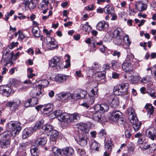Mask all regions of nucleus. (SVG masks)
Masks as SVG:
<instances>
[{"instance_id":"1","label":"nucleus","mask_w":156,"mask_h":156,"mask_svg":"<svg viewBox=\"0 0 156 156\" xmlns=\"http://www.w3.org/2000/svg\"><path fill=\"white\" fill-rule=\"evenodd\" d=\"M20 123L18 121H11L8 124L7 127L10 130L4 131L1 134L2 138L9 139L11 140V137H14L18 135L22 129Z\"/></svg>"},{"instance_id":"2","label":"nucleus","mask_w":156,"mask_h":156,"mask_svg":"<svg viewBox=\"0 0 156 156\" xmlns=\"http://www.w3.org/2000/svg\"><path fill=\"white\" fill-rule=\"evenodd\" d=\"M78 132L80 134L78 138L76 139L77 143L81 146H86L87 143V134L89 130L85 124L80 123L78 125Z\"/></svg>"},{"instance_id":"3","label":"nucleus","mask_w":156,"mask_h":156,"mask_svg":"<svg viewBox=\"0 0 156 156\" xmlns=\"http://www.w3.org/2000/svg\"><path fill=\"white\" fill-rule=\"evenodd\" d=\"M129 113L130 115L131 116V122L132 124L133 127L135 131H138L142 125L141 122L139 121L135 115L134 110L132 108L129 109Z\"/></svg>"},{"instance_id":"4","label":"nucleus","mask_w":156,"mask_h":156,"mask_svg":"<svg viewBox=\"0 0 156 156\" xmlns=\"http://www.w3.org/2000/svg\"><path fill=\"white\" fill-rule=\"evenodd\" d=\"M62 62L60 61L59 57L55 56L49 62V66L51 68H54L58 71L59 70L62 68Z\"/></svg>"},{"instance_id":"5","label":"nucleus","mask_w":156,"mask_h":156,"mask_svg":"<svg viewBox=\"0 0 156 156\" xmlns=\"http://www.w3.org/2000/svg\"><path fill=\"white\" fill-rule=\"evenodd\" d=\"M91 94H89L87 98L85 99V101L89 103L90 105H92L94 103L95 98L97 97L98 89L96 87L91 90Z\"/></svg>"},{"instance_id":"6","label":"nucleus","mask_w":156,"mask_h":156,"mask_svg":"<svg viewBox=\"0 0 156 156\" xmlns=\"http://www.w3.org/2000/svg\"><path fill=\"white\" fill-rule=\"evenodd\" d=\"M139 148L143 153L146 154H148L151 153L156 149V144L153 143L151 144L140 146Z\"/></svg>"},{"instance_id":"7","label":"nucleus","mask_w":156,"mask_h":156,"mask_svg":"<svg viewBox=\"0 0 156 156\" xmlns=\"http://www.w3.org/2000/svg\"><path fill=\"white\" fill-rule=\"evenodd\" d=\"M21 101L20 99L14 100L12 101L7 102L5 104L6 107L9 108L12 111H15L20 104Z\"/></svg>"},{"instance_id":"8","label":"nucleus","mask_w":156,"mask_h":156,"mask_svg":"<svg viewBox=\"0 0 156 156\" xmlns=\"http://www.w3.org/2000/svg\"><path fill=\"white\" fill-rule=\"evenodd\" d=\"M41 81L42 82L41 84H38L36 86V95L37 96H42L41 90L42 88H44L46 87L49 84V82L47 80H42Z\"/></svg>"},{"instance_id":"9","label":"nucleus","mask_w":156,"mask_h":156,"mask_svg":"<svg viewBox=\"0 0 156 156\" xmlns=\"http://www.w3.org/2000/svg\"><path fill=\"white\" fill-rule=\"evenodd\" d=\"M110 119L111 120L116 122L122 116V113L118 110H114L110 113Z\"/></svg>"},{"instance_id":"10","label":"nucleus","mask_w":156,"mask_h":156,"mask_svg":"<svg viewBox=\"0 0 156 156\" xmlns=\"http://www.w3.org/2000/svg\"><path fill=\"white\" fill-rule=\"evenodd\" d=\"M129 86V84L127 83H123L120 85V94H118V95L122 96L126 95L127 97H128L129 96L128 91Z\"/></svg>"},{"instance_id":"11","label":"nucleus","mask_w":156,"mask_h":156,"mask_svg":"<svg viewBox=\"0 0 156 156\" xmlns=\"http://www.w3.org/2000/svg\"><path fill=\"white\" fill-rule=\"evenodd\" d=\"M28 146V143L27 142L21 143L19 144L18 154H21L23 155H27L26 151Z\"/></svg>"},{"instance_id":"12","label":"nucleus","mask_w":156,"mask_h":156,"mask_svg":"<svg viewBox=\"0 0 156 156\" xmlns=\"http://www.w3.org/2000/svg\"><path fill=\"white\" fill-rule=\"evenodd\" d=\"M101 66L99 64L94 63L91 68L90 67L86 68V70L88 73L92 74L93 73L96 74L100 70Z\"/></svg>"},{"instance_id":"13","label":"nucleus","mask_w":156,"mask_h":156,"mask_svg":"<svg viewBox=\"0 0 156 156\" xmlns=\"http://www.w3.org/2000/svg\"><path fill=\"white\" fill-rule=\"evenodd\" d=\"M108 24L105 21H101L98 23L96 27L97 29L99 30L107 31L108 30Z\"/></svg>"},{"instance_id":"14","label":"nucleus","mask_w":156,"mask_h":156,"mask_svg":"<svg viewBox=\"0 0 156 156\" xmlns=\"http://www.w3.org/2000/svg\"><path fill=\"white\" fill-rule=\"evenodd\" d=\"M74 153V150L71 147H66L62 149V155L72 156Z\"/></svg>"},{"instance_id":"15","label":"nucleus","mask_w":156,"mask_h":156,"mask_svg":"<svg viewBox=\"0 0 156 156\" xmlns=\"http://www.w3.org/2000/svg\"><path fill=\"white\" fill-rule=\"evenodd\" d=\"M109 108V106L105 104L96 105L94 107V109L96 111H100L105 112L108 111Z\"/></svg>"},{"instance_id":"16","label":"nucleus","mask_w":156,"mask_h":156,"mask_svg":"<svg viewBox=\"0 0 156 156\" xmlns=\"http://www.w3.org/2000/svg\"><path fill=\"white\" fill-rule=\"evenodd\" d=\"M38 100L36 97H33L32 99H29L24 102V105L25 107H28L31 106L32 104L34 105H36L38 104Z\"/></svg>"},{"instance_id":"17","label":"nucleus","mask_w":156,"mask_h":156,"mask_svg":"<svg viewBox=\"0 0 156 156\" xmlns=\"http://www.w3.org/2000/svg\"><path fill=\"white\" fill-rule=\"evenodd\" d=\"M69 77V76L64 75L63 74H58L55 77V80L58 83H63L66 81V80Z\"/></svg>"},{"instance_id":"18","label":"nucleus","mask_w":156,"mask_h":156,"mask_svg":"<svg viewBox=\"0 0 156 156\" xmlns=\"http://www.w3.org/2000/svg\"><path fill=\"white\" fill-rule=\"evenodd\" d=\"M58 97H59L58 98L60 100H63L69 99L72 97V95L69 92H62L58 95Z\"/></svg>"},{"instance_id":"19","label":"nucleus","mask_w":156,"mask_h":156,"mask_svg":"<svg viewBox=\"0 0 156 156\" xmlns=\"http://www.w3.org/2000/svg\"><path fill=\"white\" fill-rule=\"evenodd\" d=\"M80 119V116L78 114L74 113L71 115L68 119V124L71 122H76Z\"/></svg>"},{"instance_id":"20","label":"nucleus","mask_w":156,"mask_h":156,"mask_svg":"<svg viewBox=\"0 0 156 156\" xmlns=\"http://www.w3.org/2000/svg\"><path fill=\"white\" fill-rule=\"evenodd\" d=\"M47 140L45 137H39L35 141L36 145L37 146H43L46 143Z\"/></svg>"},{"instance_id":"21","label":"nucleus","mask_w":156,"mask_h":156,"mask_svg":"<svg viewBox=\"0 0 156 156\" xmlns=\"http://www.w3.org/2000/svg\"><path fill=\"white\" fill-rule=\"evenodd\" d=\"M122 67V69L126 72H129L133 69V66L130 62H124Z\"/></svg>"},{"instance_id":"22","label":"nucleus","mask_w":156,"mask_h":156,"mask_svg":"<svg viewBox=\"0 0 156 156\" xmlns=\"http://www.w3.org/2000/svg\"><path fill=\"white\" fill-rule=\"evenodd\" d=\"M93 119L97 122H100L103 120L102 114L99 111H96V112L93 115Z\"/></svg>"},{"instance_id":"23","label":"nucleus","mask_w":156,"mask_h":156,"mask_svg":"<svg viewBox=\"0 0 156 156\" xmlns=\"http://www.w3.org/2000/svg\"><path fill=\"white\" fill-rule=\"evenodd\" d=\"M146 136L152 140H154L156 139V133L154 130H147L146 133Z\"/></svg>"},{"instance_id":"24","label":"nucleus","mask_w":156,"mask_h":156,"mask_svg":"<svg viewBox=\"0 0 156 156\" xmlns=\"http://www.w3.org/2000/svg\"><path fill=\"white\" fill-rule=\"evenodd\" d=\"M105 150L108 152L111 151L112 144V143L111 139L110 138L108 139H105Z\"/></svg>"},{"instance_id":"25","label":"nucleus","mask_w":156,"mask_h":156,"mask_svg":"<svg viewBox=\"0 0 156 156\" xmlns=\"http://www.w3.org/2000/svg\"><path fill=\"white\" fill-rule=\"evenodd\" d=\"M48 38L51 39L49 41H47V44L48 49L50 50H52L58 48V46L57 45L54 46H55V44L54 42V39L52 38L51 37H49Z\"/></svg>"},{"instance_id":"26","label":"nucleus","mask_w":156,"mask_h":156,"mask_svg":"<svg viewBox=\"0 0 156 156\" xmlns=\"http://www.w3.org/2000/svg\"><path fill=\"white\" fill-rule=\"evenodd\" d=\"M11 140L9 139H3L0 142L1 147L2 148H5L9 147L10 144Z\"/></svg>"},{"instance_id":"27","label":"nucleus","mask_w":156,"mask_h":156,"mask_svg":"<svg viewBox=\"0 0 156 156\" xmlns=\"http://www.w3.org/2000/svg\"><path fill=\"white\" fill-rule=\"evenodd\" d=\"M3 88L2 90V93L3 95L6 97H8L12 91V89L10 87L6 85H5L3 87Z\"/></svg>"},{"instance_id":"28","label":"nucleus","mask_w":156,"mask_h":156,"mask_svg":"<svg viewBox=\"0 0 156 156\" xmlns=\"http://www.w3.org/2000/svg\"><path fill=\"white\" fill-rule=\"evenodd\" d=\"M109 104L112 107L114 108H118L119 104V98L117 97H115Z\"/></svg>"},{"instance_id":"29","label":"nucleus","mask_w":156,"mask_h":156,"mask_svg":"<svg viewBox=\"0 0 156 156\" xmlns=\"http://www.w3.org/2000/svg\"><path fill=\"white\" fill-rule=\"evenodd\" d=\"M58 131L55 130H52L50 136V140L53 141L55 142L58 138Z\"/></svg>"},{"instance_id":"30","label":"nucleus","mask_w":156,"mask_h":156,"mask_svg":"<svg viewBox=\"0 0 156 156\" xmlns=\"http://www.w3.org/2000/svg\"><path fill=\"white\" fill-rule=\"evenodd\" d=\"M39 28L37 26L34 27L32 29V32L34 36L36 37L40 36L41 31H39Z\"/></svg>"},{"instance_id":"31","label":"nucleus","mask_w":156,"mask_h":156,"mask_svg":"<svg viewBox=\"0 0 156 156\" xmlns=\"http://www.w3.org/2000/svg\"><path fill=\"white\" fill-rule=\"evenodd\" d=\"M100 146V145L99 143L95 141H94L91 143L90 148L92 150L98 151Z\"/></svg>"},{"instance_id":"32","label":"nucleus","mask_w":156,"mask_h":156,"mask_svg":"<svg viewBox=\"0 0 156 156\" xmlns=\"http://www.w3.org/2000/svg\"><path fill=\"white\" fill-rule=\"evenodd\" d=\"M51 151L54 154L53 156H59V155H62V149H60L56 147H52Z\"/></svg>"},{"instance_id":"33","label":"nucleus","mask_w":156,"mask_h":156,"mask_svg":"<svg viewBox=\"0 0 156 156\" xmlns=\"http://www.w3.org/2000/svg\"><path fill=\"white\" fill-rule=\"evenodd\" d=\"M41 128L47 133L51 132L54 130L52 126L50 124L45 125L42 126Z\"/></svg>"},{"instance_id":"34","label":"nucleus","mask_w":156,"mask_h":156,"mask_svg":"<svg viewBox=\"0 0 156 156\" xmlns=\"http://www.w3.org/2000/svg\"><path fill=\"white\" fill-rule=\"evenodd\" d=\"M145 108L147 109V113H150V115L153 114L154 112V108L151 104H147L145 106Z\"/></svg>"},{"instance_id":"35","label":"nucleus","mask_w":156,"mask_h":156,"mask_svg":"<svg viewBox=\"0 0 156 156\" xmlns=\"http://www.w3.org/2000/svg\"><path fill=\"white\" fill-rule=\"evenodd\" d=\"M104 12L106 14H109L110 15V17H112L111 19L112 20H115L116 19L117 16L116 14L114 13V10H104Z\"/></svg>"},{"instance_id":"36","label":"nucleus","mask_w":156,"mask_h":156,"mask_svg":"<svg viewBox=\"0 0 156 156\" xmlns=\"http://www.w3.org/2000/svg\"><path fill=\"white\" fill-rule=\"evenodd\" d=\"M60 119H61L62 121L64 122V124L66 126L68 125V119H69L68 116L67 115L66 113H63L62 114L60 117Z\"/></svg>"},{"instance_id":"37","label":"nucleus","mask_w":156,"mask_h":156,"mask_svg":"<svg viewBox=\"0 0 156 156\" xmlns=\"http://www.w3.org/2000/svg\"><path fill=\"white\" fill-rule=\"evenodd\" d=\"M136 7L137 9H141V10H146L147 8L146 4L141 2H137L136 4Z\"/></svg>"},{"instance_id":"38","label":"nucleus","mask_w":156,"mask_h":156,"mask_svg":"<svg viewBox=\"0 0 156 156\" xmlns=\"http://www.w3.org/2000/svg\"><path fill=\"white\" fill-rule=\"evenodd\" d=\"M30 151L32 156H38L40 154L39 150L36 147L32 148Z\"/></svg>"},{"instance_id":"39","label":"nucleus","mask_w":156,"mask_h":156,"mask_svg":"<svg viewBox=\"0 0 156 156\" xmlns=\"http://www.w3.org/2000/svg\"><path fill=\"white\" fill-rule=\"evenodd\" d=\"M126 119L125 118L121 117L117 120L118 125L120 126H123L125 128L126 126Z\"/></svg>"},{"instance_id":"40","label":"nucleus","mask_w":156,"mask_h":156,"mask_svg":"<svg viewBox=\"0 0 156 156\" xmlns=\"http://www.w3.org/2000/svg\"><path fill=\"white\" fill-rule=\"evenodd\" d=\"M96 73V77L98 78V80L103 79L105 77V72L104 71L103 72L99 71V72H97Z\"/></svg>"},{"instance_id":"41","label":"nucleus","mask_w":156,"mask_h":156,"mask_svg":"<svg viewBox=\"0 0 156 156\" xmlns=\"http://www.w3.org/2000/svg\"><path fill=\"white\" fill-rule=\"evenodd\" d=\"M44 123V120H41L40 121H38L37 122L34 126L33 128V129L36 130L37 129L40 128L43 125Z\"/></svg>"},{"instance_id":"42","label":"nucleus","mask_w":156,"mask_h":156,"mask_svg":"<svg viewBox=\"0 0 156 156\" xmlns=\"http://www.w3.org/2000/svg\"><path fill=\"white\" fill-rule=\"evenodd\" d=\"M113 42L115 44L120 45L122 42V37H121L114 38Z\"/></svg>"},{"instance_id":"43","label":"nucleus","mask_w":156,"mask_h":156,"mask_svg":"<svg viewBox=\"0 0 156 156\" xmlns=\"http://www.w3.org/2000/svg\"><path fill=\"white\" fill-rule=\"evenodd\" d=\"M36 0H31L29 2L28 7L30 9H33L36 7Z\"/></svg>"},{"instance_id":"44","label":"nucleus","mask_w":156,"mask_h":156,"mask_svg":"<svg viewBox=\"0 0 156 156\" xmlns=\"http://www.w3.org/2000/svg\"><path fill=\"white\" fill-rule=\"evenodd\" d=\"M76 92L79 93L81 98H84L87 94V92L86 91L80 89H77L76 90Z\"/></svg>"},{"instance_id":"45","label":"nucleus","mask_w":156,"mask_h":156,"mask_svg":"<svg viewBox=\"0 0 156 156\" xmlns=\"http://www.w3.org/2000/svg\"><path fill=\"white\" fill-rule=\"evenodd\" d=\"M111 67L114 70H116L119 67L117 62L115 60H112L111 62Z\"/></svg>"},{"instance_id":"46","label":"nucleus","mask_w":156,"mask_h":156,"mask_svg":"<svg viewBox=\"0 0 156 156\" xmlns=\"http://www.w3.org/2000/svg\"><path fill=\"white\" fill-rule=\"evenodd\" d=\"M140 79L139 76H133L130 79V81L132 83H137Z\"/></svg>"},{"instance_id":"47","label":"nucleus","mask_w":156,"mask_h":156,"mask_svg":"<svg viewBox=\"0 0 156 156\" xmlns=\"http://www.w3.org/2000/svg\"><path fill=\"white\" fill-rule=\"evenodd\" d=\"M63 113L62 111L61 110H58L55 111L53 114L55 116V117H60L61 115Z\"/></svg>"},{"instance_id":"48","label":"nucleus","mask_w":156,"mask_h":156,"mask_svg":"<svg viewBox=\"0 0 156 156\" xmlns=\"http://www.w3.org/2000/svg\"><path fill=\"white\" fill-rule=\"evenodd\" d=\"M51 106V105L50 104H48L45 106H44V107L42 108L43 111L45 112H50L52 110Z\"/></svg>"},{"instance_id":"49","label":"nucleus","mask_w":156,"mask_h":156,"mask_svg":"<svg viewBox=\"0 0 156 156\" xmlns=\"http://www.w3.org/2000/svg\"><path fill=\"white\" fill-rule=\"evenodd\" d=\"M134 58V56L133 55L131 54L128 55L127 56L125 59V62H130L131 63L133 61Z\"/></svg>"},{"instance_id":"50","label":"nucleus","mask_w":156,"mask_h":156,"mask_svg":"<svg viewBox=\"0 0 156 156\" xmlns=\"http://www.w3.org/2000/svg\"><path fill=\"white\" fill-rule=\"evenodd\" d=\"M121 30L120 29H117L115 30L113 33V37L115 38L116 37H121L120 36V34L121 33Z\"/></svg>"},{"instance_id":"51","label":"nucleus","mask_w":156,"mask_h":156,"mask_svg":"<svg viewBox=\"0 0 156 156\" xmlns=\"http://www.w3.org/2000/svg\"><path fill=\"white\" fill-rule=\"evenodd\" d=\"M147 93L153 98L155 99L156 98V93L154 90L151 89L150 91H147Z\"/></svg>"},{"instance_id":"52","label":"nucleus","mask_w":156,"mask_h":156,"mask_svg":"<svg viewBox=\"0 0 156 156\" xmlns=\"http://www.w3.org/2000/svg\"><path fill=\"white\" fill-rule=\"evenodd\" d=\"M106 133L105 129H102L98 134V137L100 138H102L103 136H105Z\"/></svg>"},{"instance_id":"53","label":"nucleus","mask_w":156,"mask_h":156,"mask_svg":"<svg viewBox=\"0 0 156 156\" xmlns=\"http://www.w3.org/2000/svg\"><path fill=\"white\" fill-rule=\"evenodd\" d=\"M115 97L113 94H108L107 96V100L109 103Z\"/></svg>"},{"instance_id":"54","label":"nucleus","mask_w":156,"mask_h":156,"mask_svg":"<svg viewBox=\"0 0 156 156\" xmlns=\"http://www.w3.org/2000/svg\"><path fill=\"white\" fill-rule=\"evenodd\" d=\"M124 40L126 45H129L131 43V42L130 41L129 37L128 35H126L124 37Z\"/></svg>"},{"instance_id":"55","label":"nucleus","mask_w":156,"mask_h":156,"mask_svg":"<svg viewBox=\"0 0 156 156\" xmlns=\"http://www.w3.org/2000/svg\"><path fill=\"white\" fill-rule=\"evenodd\" d=\"M66 56H67L68 57V58L65 61L66 63V65H65L64 66V67L65 68H67L68 67H69L70 66V56L68 55H66Z\"/></svg>"},{"instance_id":"56","label":"nucleus","mask_w":156,"mask_h":156,"mask_svg":"<svg viewBox=\"0 0 156 156\" xmlns=\"http://www.w3.org/2000/svg\"><path fill=\"white\" fill-rule=\"evenodd\" d=\"M34 130L33 128L29 127V128L25 129L23 131L25 132V133H27V134H28V135L29 136L31 135L32 131Z\"/></svg>"},{"instance_id":"57","label":"nucleus","mask_w":156,"mask_h":156,"mask_svg":"<svg viewBox=\"0 0 156 156\" xmlns=\"http://www.w3.org/2000/svg\"><path fill=\"white\" fill-rule=\"evenodd\" d=\"M81 98L79 93H76L74 92L73 95H72L71 99H74L75 100L81 99Z\"/></svg>"},{"instance_id":"58","label":"nucleus","mask_w":156,"mask_h":156,"mask_svg":"<svg viewBox=\"0 0 156 156\" xmlns=\"http://www.w3.org/2000/svg\"><path fill=\"white\" fill-rule=\"evenodd\" d=\"M125 134L126 137L127 138H129L131 136V134L130 131L127 129L125 131Z\"/></svg>"},{"instance_id":"59","label":"nucleus","mask_w":156,"mask_h":156,"mask_svg":"<svg viewBox=\"0 0 156 156\" xmlns=\"http://www.w3.org/2000/svg\"><path fill=\"white\" fill-rule=\"evenodd\" d=\"M77 151L78 154L81 156H83L85 154V151L82 149L78 148Z\"/></svg>"},{"instance_id":"60","label":"nucleus","mask_w":156,"mask_h":156,"mask_svg":"<svg viewBox=\"0 0 156 156\" xmlns=\"http://www.w3.org/2000/svg\"><path fill=\"white\" fill-rule=\"evenodd\" d=\"M14 53H13V52H12L11 54L10 57L9 58L8 61L6 62V63L4 65L5 66H7L8 64L9 63V62L12 59L13 57H14Z\"/></svg>"},{"instance_id":"61","label":"nucleus","mask_w":156,"mask_h":156,"mask_svg":"<svg viewBox=\"0 0 156 156\" xmlns=\"http://www.w3.org/2000/svg\"><path fill=\"white\" fill-rule=\"evenodd\" d=\"M18 44V42H16V43L14 42H12L11 43V44L10 45H9V47L10 49H12L14 47L16 46Z\"/></svg>"},{"instance_id":"62","label":"nucleus","mask_w":156,"mask_h":156,"mask_svg":"<svg viewBox=\"0 0 156 156\" xmlns=\"http://www.w3.org/2000/svg\"><path fill=\"white\" fill-rule=\"evenodd\" d=\"M110 67V66L108 63L104 64L102 67L103 71L108 70Z\"/></svg>"},{"instance_id":"63","label":"nucleus","mask_w":156,"mask_h":156,"mask_svg":"<svg viewBox=\"0 0 156 156\" xmlns=\"http://www.w3.org/2000/svg\"><path fill=\"white\" fill-rule=\"evenodd\" d=\"M114 7L111 5H108L104 8V10H114Z\"/></svg>"},{"instance_id":"64","label":"nucleus","mask_w":156,"mask_h":156,"mask_svg":"<svg viewBox=\"0 0 156 156\" xmlns=\"http://www.w3.org/2000/svg\"><path fill=\"white\" fill-rule=\"evenodd\" d=\"M151 72H153L154 77L156 79V66L151 68Z\"/></svg>"}]
</instances>
